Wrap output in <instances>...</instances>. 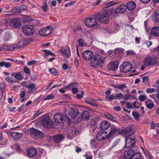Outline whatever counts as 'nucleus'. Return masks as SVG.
<instances>
[{"instance_id": "f257e3e1", "label": "nucleus", "mask_w": 159, "mask_h": 159, "mask_svg": "<svg viewBox=\"0 0 159 159\" xmlns=\"http://www.w3.org/2000/svg\"><path fill=\"white\" fill-rule=\"evenodd\" d=\"M118 133H120L126 135L129 133L130 135L133 134L134 133L132 130V128L130 127H128L126 129L123 130L118 129L116 127H111L110 129V131L109 133L107 136V138H113L115 135L117 134Z\"/></svg>"}, {"instance_id": "f03ea898", "label": "nucleus", "mask_w": 159, "mask_h": 159, "mask_svg": "<svg viewBox=\"0 0 159 159\" xmlns=\"http://www.w3.org/2000/svg\"><path fill=\"white\" fill-rule=\"evenodd\" d=\"M112 13L111 9H109L102 13H98L95 16V17L102 23L107 24L109 22V15Z\"/></svg>"}, {"instance_id": "7ed1b4c3", "label": "nucleus", "mask_w": 159, "mask_h": 159, "mask_svg": "<svg viewBox=\"0 0 159 159\" xmlns=\"http://www.w3.org/2000/svg\"><path fill=\"white\" fill-rule=\"evenodd\" d=\"M105 59L104 57H102L99 54H95L90 62L91 66L94 68H97L102 66L104 63Z\"/></svg>"}, {"instance_id": "20e7f679", "label": "nucleus", "mask_w": 159, "mask_h": 159, "mask_svg": "<svg viewBox=\"0 0 159 159\" xmlns=\"http://www.w3.org/2000/svg\"><path fill=\"white\" fill-rule=\"evenodd\" d=\"M129 134V133L125 135L127 137L125 139V146L126 148H130L134 147L136 144L135 139L134 138L129 137L131 136Z\"/></svg>"}, {"instance_id": "39448f33", "label": "nucleus", "mask_w": 159, "mask_h": 159, "mask_svg": "<svg viewBox=\"0 0 159 159\" xmlns=\"http://www.w3.org/2000/svg\"><path fill=\"white\" fill-rule=\"evenodd\" d=\"M132 66L131 63L128 62H123L120 66L121 72L123 73H127L132 68Z\"/></svg>"}, {"instance_id": "423d86ee", "label": "nucleus", "mask_w": 159, "mask_h": 159, "mask_svg": "<svg viewBox=\"0 0 159 159\" xmlns=\"http://www.w3.org/2000/svg\"><path fill=\"white\" fill-rule=\"evenodd\" d=\"M85 25L88 27L91 28L94 26H97V20L95 18L88 17L84 21Z\"/></svg>"}, {"instance_id": "0eeeda50", "label": "nucleus", "mask_w": 159, "mask_h": 159, "mask_svg": "<svg viewBox=\"0 0 159 159\" xmlns=\"http://www.w3.org/2000/svg\"><path fill=\"white\" fill-rule=\"evenodd\" d=\"M22 30L23 33L27 35L32 34L34 32L33 26L30 25L24 26L22 27Z\"/></svg>"}, {"instance_id": "6e6552de", "label": "nucleus", "mask_w": 159, "mask_h": 159, "mask_svg": "<svg viewBox=\"0 0 159 159\" xmlns=\"http://www.w3.org/2000/svg\"><path fill=\"white\" fill-rule=\"evenodd\" d=\"M65 119L66 116L65 115L61 113L56 114L54 116V120L57 123H64Z\"/></svg>"}, {"instance_id": "1a4fd4ad", "label": "nucleus", "mask_w": 159, "mask_h": 159, "mask_svg": "<svg viewBox=\"0 0 159 159\" xmlns=\"http://www.w3.org/2000/svg\"><path fill=\"white\" fill-rule=\"evenodd\" d=\"M59 51L62 55L66 58L69 57L70 56V49L68 46L61 47Z\"/></svg>"}, {"instance_id": "9d476101", "label": "nucleus", "mask_w": 159, "mask_h": 159, "mask_svg": "<svg viewBox=\"0 0 159 159\" xmlns=\"http://www.w3.org/2000/svg\"><path fill=\"white\" fill-rule=\"evenodd\" d=\"M41 122L42 124L47 128H51L52 125V121L46 116L42 117Z\"/></svg>"}, {"instance_id": "9b49d317", "label": "nucleus", "mask_w": 159, "mask_h": 159, "mask_svg": "<svg viewBox=\"0 0 159 159\" xmlns=\"http://www.w3.org/2000/svg\"><path fill=\"white\" fill-rule=\"evenodd\" d=\"M107 132L104 130H102L98 132L96 135V139L99 141H101L106 139H108L107 138Z\"/></svg>"}, {"instance_id": "f8f14e48", "label": "nucleus", "mask_w": 159, "mask_h": 159, "mask_svg": "<svg viewBox=\"0 0 159 159\" xmlns=\"http://www.w3.org/2000/svg\"><path fill=\"white\" fill-rule=\"evenodd\" d=\"M93 53L91 50H87L84 51L83 53V58L87 61L92 60L93 57Z\"/></svg>"}, {"instance_id": "ddd939ff", "label": "nucleus", "mask_w": 159, "mask_h": 159, "mask_svg": "<svg viewBox=\"0 0 159 159\" xmlns=\"http://www.w3.org/2000/svg\"><path fill=\"white\" fill-rule=\"evenodd\" d=\"M156 62V59L152 57H146L144 61V65L147 66L151 65H154Z\"/></svg>"}, {"instance_id": "4468645a", "label": "nucleus", "mask_w": 159, "mask_h": 159, "mask_svg": "<svg viewBox=\"0 0 159 159\" xmlns=\"http://www.w3.org/2000/svg\"><path fill=\"white\" fill-rule=\"evenodd\" d=\"M30 133L31 137L34 139H38L41 136V132L34 128L30 129Z\"/></svg>"}, {"instance_id": "2eb2a0df", "label": "nucleus", "mask_w": 159, "mask_h": 159, "mask_svg": "<svg viewBox=\"0 0 159 159\" xmlns=\"http://www.w3.org/2000/svg\"><path fill=\"white\" fill-rule=\"evenodd\" d=\"M119 62L116 61H113L107 65V67L109 70L114 71L118 68Z\"/></svg>"}, {"instance_id": "dca6fc26", "label": "nucleus", "mask_w": 159, "mask_h": 159, "mask_svg": "<svg viewBox=\"0 0 159 159\" xmlns=\"http://www.w3.org/2000/svg\"><path fill=\"white\" fill-rule=\"evenodd\" d=\"M10 24L13 28H19L21 25V22L19 19L15 18L11 20Z\"/></svg>"}, {"instance_id": "f3484780", "label": "nucleus", "mask_w": 159, "mask_h": 159, "mask_svg": "<svg viewBox=\"0 0 159 159\" xmlns=\"http://www.w3.org/2000/svg\"><path fill=\"white\" fill-rule=\"evenodd\" d=\"M79 111L76 108H70L68 111V115L72 117H75L78 114Z\"/></svg>"}, {"instance_id": "a211bd4d", "label": "nucleus", "mask_w": 159, "mask_h": 159, "mask_svg": "<svg viewBox=\"0 0 159 159\" xmlns=\"http://www.w3.org/2000/svg\"><path fill=\"white\" fill-rule=\"evenodd\" d=\"M85 102L91 106L98 107V104L96 103L95 100L90 97H87L85 98Z\"/></svg>"}, {"instance_id": "6ab92c4d", "label": "nucleus", "mask_w": 159, "mask_h": 159, "mask_svg": "<svg viewBox=\"0 0 159 159\" xmlns=\"http://www.w3.org/2000/svg\"><path fill=\"white\" fill-rule=\"evenodd\" d=\"M134 151L132 149L126 150L124 153V156L127 159H131L134 154Z\"/></svg>"}, {"instance_id": "aec40b11", "label": "nucleus", "mask_w": 159, "mask_h": 159, "mask_svg": "<svg viewBox=\"0 0 159 159\" xmlns=\"http://www.w3.org/2000/svg\"><path fill=\"white\" fill-rule=\"evenodd\" d=\"M151 34L155 37H159V26L153 27L151 29Z\"/></svg>"}, {"instance_id": "412c9836", "label": "nucleus", "mask_w": 159, "mask_h": 159, "mask_svg": "<svg viewBox=\"0 0 159 159\" xmlns=\"http://www.w3.org/2000/svg\"><path fill=\"white\" fill-rule=\"evenodd\" d=\"M126 6L125 4H122L117 7L115 11L117 13H122L126 11Z\"/></svg>"}, {"instance_id": "4be33fe9", "label": "nucleus", "mask_w": 159, "mask_h": 159, "mask_svg": "<svg viewBox=\"0 0 159 159\" xmlns=\"http://www.w3.org/2000/svg\"><path fill=\"white\" fill-rule=\"evenodd\" d=\"M100 128L103 130L108 129L110 126V123L107 121H102L100 125Z\"/></svg>"}, {"instance_id": "5701e85b", "label": "nucleus", "mask_w": 159, "mask_h": 159, "mask_svg": "<svg viewBox=\"0 0 159 159\" xmlns=\"http://www.w3.org/2000/svg\"><path fill=\"white\" fill-rule=\"evenodd\" d=\"M37 153V151L34 148H31L27 151V155L29 157H32L35 156Z\"/></svg>"}, {"instance_id": "b1692460", "label": "nucleus", "mask_w": 159, "mask_h": 159, "mask_svg": "<svg viewBox=\"0 0 159 159\" xmlns=\"http://www.w3.org/2000/svg\"><path fill=\"white\" fill-rule=\"evenodd\" d=\"M126 7L129 10H133L135 8L136 4L134 1H131L127 3Z\"/></svg>"}, {"instance_id": "393cba45", "label": "nucleus", "mask_w": 159, "mask_h": 159, "mask_svg": "<svg viewBox=\"0 0 159 159\" xmlns=\"http://www.w3.org/2000/svg\"><path fill=\"white\" fill-rule=\"evenodd\" d=\"M10 135L15 139L18 140L22 136V134L17 132H12L10 133Z\"/></svg>"}, {"instance_id": "a878e982", "label": "nucleus", "mask_w": 159, "mask_h": 159, "mask_svg": "<svg viewBox=\"0 0 159 159\" xmlns=\"http://www.w3.org/2000/svg\"><path fill=\"white\" fill-rule=\"evenodd\" d=\"M64 138L62 134H57L53 137V139L57 143H59L63 140Z\"/></svg>"}, {"instance_id": "bb28decb", "label": "nucleus", "mask_w": 159, "mask_h": 159, "mask_svg": "<svg viewBox=\"0 0 159 159\" xmlns=\"http://www.w3.org/2000/svg\"><path fill=\"white\" fill-rule=\"evenodd\" d=\"M25 87L27 88L30 89L28 91V93L29 94L33 93L36 90V89H35L36 85L33 83L29 84L28 86H26Z\"/></svg>"}, {"instance_id": "cd10ccee", "label": "nucleus", "mask_w": 159, "mask_h": 159, "mask_svg": "<svg viewBox=\"0 0 159 159\" xmlns=\"http://www.w3.org/2000/svg\"><path fill=\"white\" fill-rule=\"evenodd\" d=\"M76 83H73L66 86L67 88H72L71 91L73 93L75 94L78 92V89L75 87L76 85Z\"/></svg>"}, {"instance_id": "c85d7f7f", "label": "nucleus", "mask_w": 159, "mask_h": 159, "mask_svg": "<svg viewBox=\"0 0 159 159\" xmlns=\"http://www.w3.org/2000/svg\"><path fill=\"white\" fill-rule=\"evenodd\" d=\"M28 41L26 39H23L19 43L18 45H17V48H16L25 47L28 44Z\"/></svg>"}, {"instance_id": "c756f323", "label": "nucleus", "mask_w": 159, "mask_h": 159, "mask_svg": "<svg viewBox=\"0 0 159 159\" xmlns=\"http://www.w3.org/2000/svg\"><path fill=\"white\" fill-rule=\"evenodd\" d=\"M152 20L155 22H159V14L154 12L152 16Z\"/></svg>"}, {"instance_id": "7c9ffc66", "label": "nucleus", "mask_w": 159, "mask_h": 159, "mask_svg": "<svg viewBox=\"0 0 159 159\" xmlns=\"http://www.w3.org/2000/svg\"><path fill=\"white\" fill-rule=\"evenodd\" d=\"M17 44H14L13 45H10L9 46L7 45H4L3 46V48L5 50H12L16 48H17Z\"/></svg>"}, {"instance_id": "2f4dec72", "label": "nucleus", "mask_w": 159, "mask_h": 159, "mask_svg": "<svg viewBox=\"0 0 159 159\" xmlns=\"http://www.w3.org/2000/svg\"><path fill=\"white\" fill-rule=\"evenodd\" d=\"M112 86L115 88L118 89L120 90L123 89L126 87V85L125 84H113Z\"/></svg>"}, {"instance_id": "473e14b6", "label": "nucleus", "mask_w": 159, "mask_h": 159, "mask_svg": "<svg viewBox=\"0 0 159 159\" xmlns=\"http://www.w3.org/2000/svg\"><path fill=\"white\" fill-rule=\"evenodd\" d=\"M90 114L89 112L86 111H85L83 112L82 117L83 119L86 120L89 119V117Z\"/></svg>"}, {"instance_id": "72a5a7b5", "label": "nucleus", "mask_w": 159, "mask_h": 159, "mask_svg": "<svg viewBox=\"0 0 159 159\" xmlns=\"http://www.w3.org/2000/svg\"><path fill=\"white\" fill-rule=\"evenodd\" d=\"M21 74L20 72L17 73H13L11 74V76L14 77L17 80H20L21 78Z\"/></svg>"}, {"instance_id": "f704fd0d", "label": "nucleus", "mask_w": 159, "mask_h": 159, "mask_svg": "<svg viewBox=\"0 0 159 159\" xmlns=\"http://www.w3.org/2000/svg\"><path fill=\"white\" fill-rule=\"evenodd\" d=\"M11 66V64L10 62L2 61L0 62V67H3L4 66L6 68H8Z\"/></svg>"}, {"instance_id": "c9c22d12", "label": "nucleus", "mask_w": 159, "mask_h": 159, "mask_svg": "<svg viewBox=\"0 0 159 159\" xmlns=\"http://www.w3.org/2000/svg\"><path fill=\"white\" fill-rule=\"evenodd\" d=\"M45 29L46 30V36L49 35L52 32V28L51 26H48Z\"/></svg>"}, {"instance_id": "e433bc0d", "label": "nucleus", "mask_w": 159, "mask_h": 159, "mask_svg": "<svg viewBox=\"0 0 159 159\" xmlns=\"http://www.w3.org/2000/svg\"><path fill=\"white\" fill-rule=\"evenodd\" d=\"M141 154L138 152L135 153L134 152V154L133 155V156L132 157V158L131 159H141Z\"/></svg>"}, {"instance_id": "4c0bfd02", "label": "nucleus", "mask_w": 159, "mask_h": 159, "mask_svg": "<svg viewBox=\"0 0 159 159\" xmlns=\"http://www.w3.org/2000/svg\"><path fill=\"white\" fill-rule=\"evenodd\" d=\"M149 101H147L145 102V104L147 107L148 108L151 109L154 107V104L153 103H150L149 102Z\"/></svg>"}, {"instance_id": "58836bf2", "label": "nucleus", "mask_w": 159, "mask_h": 159, "mask_svg": "<svg viewBox=\"0 0 159 159\" xmlns=\"http://www.w3.org/2000/svg\"><path fill=\"white\" fill-rule=\"evenodd\" d=\"M43 52H45L46 53V54L44 55V56L46 58L48 56V55H49L54 56H55L54 53H53L49 50H43Z\"/></svg>"}, {"instance_id": "ea45409f", "label": "nucleus", "mask_w": 159, "mask_h": 159, "mask_svg": "<svg viewBox=\"0 0 159 159\" xmlns=\"http://www.w3.org/2000/svg\"><path fill=\"white\" fill-rule=\"evenodd\" d=\"M49 71L51 74L54 75H58L57 71L55 68L49 69Z\"/></svg>"}, {"instance_id": "a19ab883", "label": "nucleus", "mask_w": 159, "mask_h": 159, "mask_svg": "<svg viewBox=\"0 0 159 159\" xmlns=\"http://www.w3.org/2000/svg\"><path fill=\"white\" fill-rule=\"evenodd\" d=\"M105 98L109 101H111L113 99H116V97L115 95H110L109 96H106Z\"/></svg>"}, {"instance_id": "79ce46f5", "label": "nucleus", "mask_w": 159, "mask_h": 159, "mask_svg": "<svg viewBox=\"0 0 159 159\" xmlns=\"http://www.w3.org/2000/svg\"><path fill=\"white\" fill-rule=\"evenodd\" d=\"M86 42L85 40L81 39L78 40V44L79 46H82L86 44Z\"/></svg>"}, {"instance_id": "37998d69", "label": "nucleus", "mask_w": 159, "mask_h": 159, "mask_svg": "<svg viewBox=\"0 0 159 159\" xmlns=\"http://www.w3.org/2000/svg\"><path fill=\"white\" fill-rule=\"evenodd\" d=\"M104 116L105 117H106L108 119L112 121H115V120L113 119L114 117L109 113H106L104 114Z\"/></svg>"}, {"instance_id": "c03bdc74", "label": "nucleus", "mask_w": 159, "mask_h": 159, "mask_svg": "<svg viewBox=\"0 0 159 159\" xmlns=\"http://www.w3.org/2000/svg\"><path fill=\"white\" fill-rule=\"evenodd\" d=\"M5 79L7 82L10 83L15 82H16L13 78L8 77H5Z\"/></svg>"}, {"instance_id": "a18cd8bd", "label": "nucleus", "mask_w": 159, "mask_h": 159, "mask_svg": "<svg viewBox=\"0 0 159 159\" xmlns=\"http://www.w3.org/2000/svg\"><path fill=\"white\" fill-rule=\"evenodd\" d=\"M45 28H43L41 29L39 31V34L42 36H46V31Z\"/></svg>"}, {"instance_id": "49530a36", "label": "nucleus", "mask_w": 159, "mask_h": 159, "mask_svg": "<svg viewBox=\"0 0 159 159\" xmlns=\"http://www.w3.org/2000/svg\"><path fill=\"white\" fill-rule=\"evenodd\" d=\"M149 80L148 77L147 76H144L143 78V82L147 85H148L149 84Z\"/></svg>"}, {"instance_id": "de8ad7c7", "label": "nucleus", "mask_w": 159, "mask_h": 159, "mask_svg": "<svg viewBox=\"0 0 159 159\" xmlns=\"http://www.w3.org/2000/svg\"><path fill=\"white\" fill-rule=\"evenodd\" d=\"M54 98V96L52 94H50L48 96L44 98L43 100H50L53 99Z\"/></svg>"}, {"instance_id": "09e8293b", "label": "nucleus", "mask_w": 159, "mask_h": 159, "mask_svg": "<svg viewBox=\"0 0 159 159\" xmlns=\"http://www.w3.org/2000/svg\"><path fill=\"white\" fill-rule=\"evenodd\" d=\"M24 72L27 75L30 74V70L26 66H25L23 69Z\"/></svg>"}, {"instance_id": "8fccbe9b", "label": "nucleus", "mask_w": 159, "mask_h": 159, "mask_svg": "<svg viewBox=\"0 0 159 159\" xmlns=\"http://www.w3.org/2000/svg\"><path fill=\"white\" fill-rule=\"evenodd\" d=\"M11 37L9 34H6L4 37L3 40L5 41H7L10 39Z\"/></svg>"}, {"instance_id": "3c124183", "label": "nucleus", "mask_w": 159, "mask_h": 159, "mask_svg": "<svg viewBox=\"0 0 159 159\" xmlns=\"http://www.w3.org/2000/svg\"><path fill=\"white\" fill-rule=\"evenodd\" d=\"M47 5L46 2L44 3L43 5L41 7L42 9H43L44 11L46 12L47 11Z\"/></svg>"}, {"instance_id": "603ef678", "label": "nucleus", "mask_w": 159, "mask_h": 159, "mask_svg": "<svg viewBox=\"0 0 159 159\" xmlns=\"http://www.w3.org/2000/svg\"><path fill=\"white\" fill-rule=\"evenodd\" d=\"M100 55H101L102 57H104V58L105 59L106 57V54L104 52L103 50H101L100 51L99 53L98 54Z\"/></svg>"}, {"instance_id": "864d4df0", "label": "nucleus", "mask_w": 159, "mask_h": 159, "mask_svg": "<svg viewBox=\"0 0 159 159\" xmlns=\"http://www.w3.org/2000/svg\"><path fill=\"white\" fill-rule=\"evenodd\" d=\"M11 147L12 148L16 151L19 150L20 149V148L19 146L17 144L13 145Z\"/></svg>"}, {"instance_id": "5fc2aeb1", "label": "nucleus", "mask_w": 159, "mask_h": 159, "mask_svg": "<svg viewBox=\"0 0 159 159\" xmlns=\"http://www.w3.org/2000/svg\"><path fill=\"white\" fill-rule=\"evenodd\" d=\"M139 98L141 101H143L147 99V97L145 95H140L139 96Z\"/></svg>"}, {"instance_id": "6e6d98bb", "label": "nucleus", "mask_w": 159, "mask_h": 159, "mask_svg": "<svg viewBox=\"0 0 159 159\" xmlns=\"http://www.w3.org/2000/svg\"><path fill=\"white\" fill-rule=\"evenodd\" d=\"M84 93L82 91L80 94H77L76 95V97L79 99H81L84 96Z\"/></svg>"}, {"instance_id": "4d7b16f0", "label": "nucleus", "mask_w": 159, "mask_h": 159, "mask_svg": "<svg viewBox=\"0 0 159 159\" xmlns=\"http://www.w3.org/2000/svg\"><path fill=\"white\" fill-rule=\"evenodd\" d=\"M126 106L127 108H133V106H132V104L128 102H126Z\"/></svg>"}, {"instance_id": "13d9d810", "label": "nucleus", "mask_w": 159, "mask_h": 159, "mask_svg": "<svg viewBox=\"0 0 159 159\" xmlns=\"http://www.w3.org/2000/svg\"><path fill=\"white\" fill-rule=\"evenodd\" d=\"M115 96L116 98V99H120L122 98H123V95L121 93H120L117 94H116Z\"/></svg>"}, {"instance_id": "bf43d9fd", "label": "nucleus", "mask_w": 159, "mask_h": 159, "mask_svg": "<svg viewBox=\"0 0 159 159\" xmlns=\"http://www.w3.org/2000/svg\"><path fill=\"white\" fill-rule=\"evenodd\" d=\"M132 114L135 118L136 119H138L139 118V115L138 113H136V112L133 111Z\"/></svg>"}, {"instance_id": "052dcab7", "label": "nucleus", "mask_w": 159, "mask_h": 159, "mask_svg": "<svg viewBox=\"0 0 159 159\" xmlns=\"http://www.w3.org/2000/svg\"><path fill=\"white\" fill-rule=\"evenodd\" d=\"M36 63V61L35 60H32L31 61H29L27 63V64L28 66H30L33 65Z\"/></svg>"}, {"instance_id": "680f3d73", "label": "nucleus", "mask_w": 159, "mask_h": 159, "mask_svg": "<svg viewBox=\"0 0 159 159\" xmlns=\"http://www.w3.org/2000/svg\"><path fill=\"white\" fill-rule=\"evenodd\" d=\"M132 96V95L129 94H127L125 96L124 99L125 101H127L129 98Z\"/></svg>"}, {"instance_id": "e2e57ef3", "label": "nucleus", "mask_w": 159, "mask_h": 159, "mask_svg": "<svg viewBox=\"0 0 159 159\" xmlns=\"http://www.w3.org/2000/svg\"><path fill=\"white\" fill-rule=\"evenodd\" d=\"M154 89L153 88L149 89L148 88L146 90V92L148 93H150L154 92Z\"/></svg>"}, {"instance_id": "0e129e2a", "label": "nucleus", "mask_w": 159, "mask_h": 159, "mask_svg": "<svg viewBox=\"0 0 159 159\" xmlns=\"http://www.w3.org/2000/svg\"><path fill=\"white\" fill-rule=\"evenodd\" d=\"M25 94V91H21L20 93V96L21 98H23L24 97Z\"/></svg>"}, {"instance_id": "69168bd1", "label": "nucleus", "mask_w": 159, "mask_h": 159, "mask_svg": "<svg viewBox=\"0 0 159 159\" xmlns=\"http://www.w3.org/2000/svg\"><path fill=\"white\" fill-rule=\"evenodd\" d=\"M75 2L74 1L73 2H70L69 3H66L65 5V7H67L69 6H71L72 4L75 3Z\"/></svg>"}, {"instance_id": "338daca9", "label": "nucleus", "mask_w": 159, "mask_h": 159, "mask_svg": "<svg viewBox=\"0 0 159 159\" xmlns=\"http://www.w3.org/2000/svg\"><path fill=\"white\" fill-rule=\"evenodd\" d=\"M8 108L9 109V111L11 112L12 111L16 109V107H9Z\"/></svg>"}, {"instance_id": "774afa93", "label": "nucleus", "mask_w": 159, "mask_h": 159, "mask_svg": "<svg viewBox=\"0 0 159 159\" xmlns=\"http://www.w3.org/2000/svg\"><path fill=\"white\" fill-rule=\"evenodd\" d=\"M62 68L64 70H67L68 68V65L66 63L64 64L62 66Z\"/></svg>"}]
</instances>
